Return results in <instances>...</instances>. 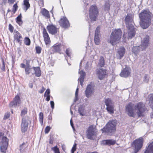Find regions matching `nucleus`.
Segmentation results:
<instances>
[{
	"label": "nucleus",
	"instance_id": "nucleus-31",
	"mask_svg": "<svg viewBox=\"0 0 153 153\" xmlns=\"http://www.w3.org/2000/svg\"><path fill=\"white\" fill-rule=\"evenodd\" d=\"M98 65L101 67L104 66L105 65V60L103 56H101L100 57Z\"/></svg>",
	"mask_w": 153,
	"mask_h": 153
},
{
	"label": "nucleus",
	"instance_id": "nucleus-18",
	"mask_svg": "<svg viewBox=\"0 0 153 153\" xmlns=\"http://www.w3.org/2000/svg\"><path fill=\"white\" fill-rule=\"evenodd\" d=\"M28 124L27 120L23 118L21 123V130L22 133H25L27 130Z\"/></svg>",
	"mask_w": 153,
	"mask_h": 153
},
{
	"label": "nucleus",
	"instance_id": "nucleus-42",
	"mask_svg": "<svg viewBox=\"0 0 153 153\" xmlns=\"http://www.w3.org/2000/svg\"><path fill=\"white\" fill-rule=\"evenodd\" d=\"M36 53L38 54H40L41 52L42 48L39 46H36L35 48Z\"/></svg>",
	"mask_w": 153,
	"mask_h": 153
},
{
	"label": "nucleus",
	"instance_id": "nucleus-33",
	"mask_svg": "<svg viewBox=\"0 0 153 153\" xmlns=\"http://www.w3.org/2000/svg\"><path fill=\"white\" fill-rule=\"evenodd\" d=\"M27 147L26 143H24L20 146V151L21 152L24 151Z\"/></svg>",
	"mask_w": 153,
	"mask_h": 153
},
{
	"label": "nucleus",
	"instance_id": "nucleus-63",
	"mask_svg": "<svg viewBox=\"0 0 153 153\" xmlns=\"http://www.w3.org/2000/svg\"><path fill=\"white\" fill-rule=\"evenodd\" d=\"M4 134L2 132H0V137L3 136Z\"/></svg>",
	"mask_w": 153,
	"mask_h": 153
},
{
	"label": "nucleus",
	"instance_id": "nucleus-48",
	"mask_svg": "<svg viewBox=\"0 0 153 153\" xmlns=\"http://www.w3.org/2000/svg\"><path fill=\"white\" fill-rule=\"evenodd\" d=\"M76 144L75 143L74 144L73 147H72L71 150V153H74V151L76 150Z\"/></svg>",
	"mask_w": 153,
	"mask_h": 153
},
{
	"label": "nucleus",
	"instance_id": "nucleus-55",
	"mask_svg": "<svg viewBox=\"0 0 153 153\" xmlns=\"http://www.w3.org/2000/svg\"><path fill=\"white\" fill-rule=\"evenodd\" d=\"M78 111L81 115L83 116L84 115L83 113V111L82 110V109L79 108L78 110Z\"/></svg>",
	"mask_w": 153,
	"mask_h": 153
},
{
	"label": "nucleus",
	"instance_id": "nucleus-53",
	"mask_svg": "<svg viewBox=\"0 0 153 153\" xmlns=\"http://www.w3.org/2000/svg\"><path fill=\"white\" fill-rule=\"evenodd\" d=\"M45 90V88L43 87H42V89L39 91V92L40 94L43 93Z\"/></svg>",
	"mask_w": 153,
	"mask_h": 153
},
{
	"label": "nucleus",
	"instance_id": "nucleus-58",
	"mask_svg": "<svg viewBox=\"0 0 153 153\" xmlns=\"http://www.w3.org/2000/svg\"><path fill=\"white\" fill-rule=\"evenodd\" d=\"M45 96H46L45 100L47 101H49L50 100V95H46Z\"/></svg>",
	"mask_w": 153,
	"mask_h": 153
},
{
	"label": "nucleus",
	"instance_id": "nucleus-24",
	"mask_svg": "<svg viewBox=\"0 0 153 153\" xmlns=\"http://www.w3.org/2000/svg\"><path fill=\"white\" fill-rule=\"evenodd\" d=\"M144 153H153V141L150 143L146 147Z\"/></svg>",
	"mask_w": 153,
	"mask_h": 153
},
{
	"label": "nucleus",
	"instance_id": "nucleus-27",
	"mask_svg": "<svg viewBox=\"0 0 153 153\" xmlns=\"http://www.w3.org/2000/svg\"><path fill=\"white\" fill-rule=\"evenodd\" d=\"M42 14L46 18H50V15L49 11L45 8L42 9L41 11Z\"/></svg>",
	"mask_w": 153,
	"mask_h": 153
},
{
	"label": "nucleus",
	"instance_id": "nucleus-2",
	"mask_svg": "<svg viewBox=\"0 0 153 153\" xmlns=\"http://www.w3.org/2000/svg\"><path fill=\"white\" fill-rule=\"evenodd\" d=\"M140 20V25L143 29L148 28L151 23V18L153 15L149 10H144L139 15Z\"/></svg>",
	"mask_w": 153,
	"mask_h": 153
},
{
	"label": "nucleus",
	"instance_id": "nucleus-22",
	"mask_svg": "<svg viewBox=\"0 0 153 153\" xmlns=\"http://www.w3.org/2000/svg\"><path fill=\"white\" fill-rule=\"evenodd\" d=\"M20 67L22 68H24L25 74L26 75H29L31 71L32 68L30 65L26 66L24 63H21Z\"/></svg>",
	"mask_w": 153,
	"mask_h": 153
},
{
	"label": "nucleus",
	"instance_id": "nucleus-19",
	"mask_svg": "<svg viewBox=\"0 0 153 153\" xmlns=\"http://www.w3.org/2000/svg\"><path fill=\"white\" fill-rule=\"evenodd\" d=\"M93 84V83L91 82L87 87L85 91V94L86 96L88 98H89L90 97L91 94L93 93V90L92 89V87Z\"/></svg>",
	"mask_w": 153,
	"mask_h": 153
},
{
	"label": "nucleus",
	"instance_id": "nucleus-4",
	"mask_svg": "<svg viewBox=\"0 0 153 153\" xmlns=\"http://www.w3.org/2000/svg\"><path fill=\"white\" fill-rule=\"evenodd\" d=\"M117 121L116 120H109L106 125L101 129L102 133L113 134L116 131Z\"/></svg>",
	"mask_w": 153,
	"mask_h": 153
},
{
	"label": "nucleus",
	"instance_id": "nucleus-39",
	"mask_svg": "<svg viewBox=\"0 0 153 153\" xmlns=\"http://www.w3.org/2000/svg\"><path fill=\"white\" fill-rule=\"evenodd\" d=\"M52 150L54 151V153H60L59 148H58L57 146H56L51 148Z\"/></svg>",
	"mask_w": 153,
	"mask_h": 153
},
{
	"label": "nucleus",
	"instance_id": "nucleus-34",
	"mask_svg": "<svg viewBox=\"0 0 153 153\" xmlns=\"http://www.w3.org/2000/svg\"><path fill=\"white\" fill-rule=\"evenodd\" d=\"M43 114L42 112H40L39 114V120L42 125L43 124Z\"/></svg>",
	"mask_w": 153,
	"mask_h": 153
},
{
	"label": "nucleus",
	"instance_id": "nucleus-41",
	"mask_svg": "<svg viewBox=\"0 0 153 153\" xmlns=\"http://www.w3.org/2000/svg\"><path fill=\"white\" fill-rule=\"evenodd\" d=\"M18 6L17 3L15 4L13 6V8L12 9V12L15 13L18 9Z\"/></svg>",
	"mask_w": 153,
	"mask_h": 153
},
{
	"label": "nucleus",
	"instance_id": "nucleus-49",
	"mask_svg": "<svg viewBox=\"0 0 153 153\" xmlns=\"http://www.w3.org/2000/svg\"><path fill=\"white\" fill-rule=\"evenodd\" d=\"M50 89H47L45 93L44 96L45 97L46 95H50Z\"/></svg>",
	"mask_w": 153,
	"mask_h": 153
},
{
	"label": "nucleus",
	"instance_id": "nucleus-12",
	"mask_svg": "<svg viewBox=\"0 0 153 153\" xmlns=\"http://www.w3.org/2000/svg\"><path fill=\"white\" fill-rule=\"evenodd\" d=\"M59 25L62 27L66 28L70 27L69 21L65 16H63L59 21Z\"/></svg>",
	"mask_w": 153,
	"mask_h": 153
},
{
	"label": "nucleus",
	"instance_id": "nucleus-57",
	"mask_svg": "<svg viewBox=\"0 0 153 153\" xmlns=\"http://www.w3.org/2000/svg\"><path fill=\"white\" fill-rule=\"evenodd\" d=\"M25 60L26 61V66L30 65V60H27L26 59H25Z\"/></svg>",
	"mask_w": 153,
	"mask_h": 153
},
{
	"label": "nucleus",
	"instance_id": "nucleus-61",
	"mask_svg": "<svg viewBox=\"0 0 153 153\" xmlns=\"http://www.w3.org/2000/svg\"><path fill=\"white\" fill-rule=\"evenodd\" d=\"M48 119L51 121L52 120V117L51 115H49L48 117Z\"/></svg>",
	"mask_w": 153,
	"mask_h": 153
},
{
	"label": "nucleus",
	"instance_id": "nucleus-1",
	"mask_svg": "<svg viewBox=\"0 0 153 153\" xmlns=\"http://www.w3.org/2000/svg\"><path fill=\"white\" fill-rule=\"evenodd\" d=\"M147 111L145 104L143 102H138L135 105L130 102L125 107V111L130 117L134 118L137 114L138 118L144 117Z\"/></svg>",
	"mask_w": 153,
	"mask_h": 153
},
{
	"label": "nucleus",
	"instance_id": "nucleus-38",
	"mask_svg": "<svg viewBox=\"0 0 153 153\" xmlns=\"http://www.w3.org/2000/svg\"><path fill=\"white\" fill-rule=\"evenodd\" d=\"M149 101L150 103V107L153 110V94L150 95Z\"/></svg>",
	"mask_w": 153,
	"mask_h": 153
},
{
	"label": "nucleus",
	"instance_id": "nucleus-5",
	"mask_svg": "<svg viewBox=\"0 0 153 153\" xmlns=\"http://www.w3.org/2000/svg\"><path fill=\"white\" fill-rule=\"evenodd\" d=\"M99 14L98 9L96 5H92L90 7L89 10V15L91 21H96Z\"/></svg>",
	"mask_w": 153,
	"mask_h": 153
},
{
	"label": "nucleus",
	"instance_id": "nucleus-8",
	"mask_svg": "<svg viewBox=\"0 0 153 153\" xmlns=\"http://www.w3.org/2000/svg\"><path fill=\"white\" fill-rule=\"evenodd\" d=\"M8 144V140L6 137L3 136L0 142V151L1 152L5 153Z\"/></svg>",
	"mask_w": 153,
	"mask_h": 153
},
{
	"label": "nucleus",
	"instance_id": "nucleus-28",
	"mask_svg": "<svg viewBox=\"0 0 153 153\" xmlns=\"http://www.w3.org/2000/svg\"><path fill=\"white\" fill-rule=\"evenodd\" d=\"M133 19L132 16L128 14L125 19L126 24H128L129 22H132L133 21Z\"/></svg>",
	"mask_w": 153,
	"mask_h": 153
},
{
	"label": "nucleus",
	"instance_id": "nucleus-56",
	"mask_svg": "<svg viewBox=\"0 0 153 153\" xmlns=\"http://www.w3.org/2000/svg\"><path fill=\"white\" fill-rule=\"evenodd\" d=\"M15 1V0H8V2L10 4H13Z\"/></svg>",
	"mask_w": 153,
	"mask_h": 153
},
{
	"label": "nucleus",
	"instance_id": "nucleus-26",
	"mask_svg": "<svg viewBox=\"0 0 153 153\" xmlns=\"http://www.w3.org/2000/svg\"><path fill=\"white\" fill-rule=\"evenodd\" d=\"M29 0H23V9L26 11L30 8V5L29 2Z\"/></svg>",
	"mask_w": 153,
	"mask_h": 153
},
{
	"label": "nucleus",
	"instance_id": "nucleus-23",
	"mask_svg": "<svg viewBox=\"0 0 153 153\" xmlns=\"http://www.w3.org/2000/svg\"><path fill=\"white\" fill-rule=\"evenodd\" d=\"M149 36H147L145 37L142 40L141 43V46L143 47V49H145L148 46L149 44Z\"/></svg>",
	"mask_w": 153,
	"mask_h": 153
},
{
	"label": "nucleus",
	"instance_id": "nucleus-62",
	"mask_svg": "<svg viewBox=\"0 0 153 153\" xmlns=\"http://www.w3.org/2000/svg\"><path fill=\"white\" fill-rule=\"evenodd\" d=\"M70 124H71V126H72V127L73 128L74 127L73 124V123L72 122V121L71 119L70 120Z\"/></svg>",
	"mask_w": 153,
	"mask_h": 153
},
{
	"label": "nucleus",
	"instance_id": "nucleus-54",
	"mask_svg": "<svg viewBox=\"0 0 153 153\" xmlns=\"http://www.w3.org/2000/svg\"><path fill=\"white\" fill-rule=\"evenodd\" d=\"M50 104L51 107L52 109H53L54 107V103L53 101H51Z\"/></svg>",
	"mask_w": 153,
	"mask_h": 153
},
{
	"label": "nucleus",
	"instance_id": "nucleus-21",
	"mask_svg": "<svg viewBox=\"0 0 153 153\" xmlns=\"http://www.w3.org/2000/svg\"><path fill=\"white\" fill-rule=\"evenodd\" d=\"M117 142L115 140L113 139H109L103 140L102 141V144L104 145H114Z\"/></svg>",
	"mask_w": 153,
	"mask_h": 153
},
{
	"label": "nucleus",
	"instance_id": "nucleus-6",
	"mask_svg": "<svg viewBox=\"0 0 153 153\" xmlns=\"http://www.w3.org/2000/svg\"><path fill=\"white\" fill-rule=\"evenodd\" d=\"M143 139L140 138L134 140L131 143V145L134 148L133 153H137L141 149L143 145Z\"/></svg>",
	"mask_w": 153,
	"mask_h": 153
},
{
	"label": "nucleus",
	"instance_id": "nucleus-44",
	"mask_svg": "<svg viewBox=\"0 0 153 153\" xmlns=\"http://www.w3.org/2000/svg\"><path fill=\"white\" fill-rule=\"evenodd\" d=\"M8 29L10 32L12 33L13 31L14 27L10 24H9L8 25Z\"/></svg>",
	"mask_w": 153,
	"mask_h": 153
},
{
	"label": "nucleus",
	"instance_id": "nucleus-20",
	"mask_svg": "<svg viewBox=\"0 0 153 153\" xmlns=\"http://www.w3.org/2000/svg\"><path fill=\"white\" fill-rule=\"evenodd\" d=\"M131 70L127 68H125L122 70L120 74L121 76L124 77H127L129 76L130 74Z\"/></svg>",
	"mask_w": 153,
	"mask_h": 153
},
{
	"label": "nucleus",
	"instance_id": "nucleus-43",
	"mask_svg": "<svg viewBox=\"0 0 153 153\" xmlns=\"http://www.w3.org/2000/svg\"><path fill=\"white\" fill-rule=\"evenodd\" d=\"M65 53L67 56L71 58V53L70 49L69 48H68L66 49L65 51Z\"/></svg>",
	"mask_w": 153,
	"mask_h": 153
},
{
	"label": "nucleus",
	"instance_id": "nucleus-59",
	"mask_svg": "<svg viewBox=\"0 0 153 153\" xmlns=\"http://www.w3.org/2000/svg\"><path fill=\"white\" fill-rule=\"evenodd\" d=\"M78 91H79V89L78 88H77L76 90V92H75V97H77L78 96Z\"/></svg>",
	"mask_w": 153,
	"mask_h": 153
},
{
	"label": "nucleus",
	"instance_id": "nucleus-50",
	"mask_svg": "<svg viewBox=\"0 0 153 153\" xmlns=\"http://www.w3.org/2000/svg\"><path fill=\"white\" fill-rule=\"evenodd\" d=\"M2 62L3 64V66L1 68V70L3 71H5V63L4 59L2 58Z\"/></svg>",
	"mask_w": 153,
	"mask_h": 153
},
{
	"label": "nucleus",
	"instance_id": "nucleus-7",
	"mask_svg": "<svg viewBox=\"0 0 153 153\" xmlns=\"http://www.w3.org/2000/svg\"><path fill=\"white\" fill-rule=\"evenodd\" d=\"M97 130L96 127L93 125L90 126L86 131L87 138L90 140H93V137L96 136Z\"/></svg>",
	"mask_w": 153,
	"mask_h": 153
},
{
	"label": "nucleus",
	"instance_id": "nucleus-64",
	"mask_svg": "<svg viewBox=\"0 0 153 153\" xmlns=\"http://www.w3.org/2000/svg\"><path fill=\"white\" fill-rule=\"evenodd\" d=\"M150 116L151 118H153V112L152 113Z\"/></svg>",
	"mask_w": 153,
	"mask_h": 153
},
{
	"label": "nucleus",
	"instance_id": "nucleus-37",
	"mask_svg": "<svg viewBox=\"0 0 153 153\" xmlns=\"http://www.w3.org/2000/svg\"><path fill=\"white\" fill-rule=\"evenodd\" d=\"M27 112V108L25 107L21 111V116L22 117H24L26 114Z\"/></svg>",
	"mask_w": 153,
	"mask_h": 153
},
{
	"label": "nucleus",
	"instance_id": "nucleus-47",
	"mask_svg": "<svg viewBox=\"0 0 153 153\" xmlns=\"http://www.w3.org/2000/svg\"><path fill=\"white\" fill-rule=\"evenodd\" d=\"M10 116V114L9 113H7L5 114L4 117L3 119L5 120L8 118Z\"/></svg>",
	"mask_w": 153,
	"mask_h": 153
},
{
	"label": "nucleus",
	"instance_id": "nucleus-52",
	"mask_svg": "<svg viewBox=\"0 0 153 153\" xmlns=\"http://www.w3.org/2000/svg\"><path fill=\"white\" fill-rule=\"evenodd\" d=\"M44 0H39V4L41 7H42L44 6Z\"/></svg>",
	"mask_w": 153,
	"mask_h": 153
},
{
	"label": "nucleus",
	"instance_id": "nucleus-3",
	"mask_svg": "<svg viewBox=\"0 0 153 153\" xmlns=\"http://www.w3.org/2000/svg\"><path fill=\"white\" fill-rule=\"evenodd\" d=\"M122 33V32L120 29H115L111 33L109 42L113 46L119 43L120 41Z\"/></svg>",
	"mask_w": 153,
	"mask_h": 153
},
{
	"label": "nucleus",
	"instance_id": "nucleus-36",
	"mask_svg": "<svg viewBox=\"0 0 153 153\" xmlns=\"http://www.w3.org/2000/svg\"><path fill=\"white\" fill-rule=\"evenodd\" d=\"M25 44L27 45H29L30 44V39L27 37H25L24 40Z\"/></svg>",
	"mask_w": 153,
	"mask_h": 153
},
{
	"label": "nucleus",
	"instance_id": "nucleus-60",
	"mask_svg": "<svg viewBox=\"0 0 153 153\" xmlns=\"http://www.w3.org/2000/svg\"><path fill=\"white\" fill-rule=\"evenodd\" d=\"M49 143L50 144H53V139L50 138L49 140Z\"/></svg>",
	"mask_w": 153,
	"mask_h": 153
},
{
	"label": "nucleus",
	"instance_id": "nucleus-46",
	"mask_svg": "<svg viewBox=\"0 0 153 153\" xmlns=\"http://www.w3.org/2000/svg\"><path fill=\"white\" fill-rule=\"evenodd\" d=\"M100 27L98 26L97 27L95 30V35H97L99 36V34L100 32Z\"/></svg>",
	"mask_w": 153,
	"mask_h": 153
},
{
	"label": "nucleus",
	"instance_id": "nucleus-40",
	"mask_svg": "<svg viewBox=\"0 0 153 153\" xmlns=\"http://www.w3.org/2000/svg\"><path fill=\"white\" fill-rule=\"evenodd\" d=\"M105 10H109L110 9V4L108 2H106L105 4Z\"/></svg>",
	"mask_w": 153,
	"mask_h": 153
},
{
	"label": "nucleus",
	"instance_id": "nucleus-35",
	"mask_svg": "<svg viewBox=\"0 0 153 153\" xmlns=\"http://www.w3.org/2000/svg\"><path fill=\"white\" fill-rule=\"evenodd\" d=\"M94 41L96 45H98L100 43V40L99 36L95 35Z\"/></svg>",
	"mask_w": 153,
	"mask_h": 153
},
{
	"label": "nucleus",
	"instance_id": "nucleus-10",
	"mask_svg": "<svg viewBox=\"0 0 153 153\" xmlns=\"http://www.w3.org/2000/svg\"><path fill=\"white\" fill-rule=\"evenodd\" d=\"M46 28L49 33L52 35H55L59 32V28L53 24H49Z\"/></svg>",
	"mask_w": 153,
	"mask_h": 153
},
{
	"label": "nucleus",
	"instance_id": "nucleus-15",
	"mask_svg": "<svg viewBox=\"0 0 153 153\" xmlns=\"http://www.w3.org/2000/svg\"><path fill=\"white\" fill-rule=\"evenodd\" d=\"M62 46L61 43H57L54 45L51 48L52 53L53 54L58 53L61 54L62 51L61 47Z\"/></svg>",
	"mask_w": 153,
	"mask_h": 153
},
{
	"label": "nucleus",
	"instance_id": "nucleus-16",
	"mask_svg": "<svg viewBox=\"0 0 153 153\" xmlns=\"http://www.w3.org/2000/svg\"><path fill=\"white\" fill-rule=\"evenodd\" d=\"M42 35L45 44L47 45L50 44L51 42L50 38L45 28L43 29Z\"/></svg>",
	"mask_w": 153,
	"mask_h": 153
},
{
	"label": "nucleus",
	"instance_id": "nucleus-51",
	"mask_svg": "<svg viewBox=\"0 0 153 153\" xmlns=\"http://www.w3.org/2000/svg\"><path fill=\"white\" fill-rule=\"evenodd\" d=\"M84 77L82 76H81L80 78L79 79V81L81 85H82L84 81Z\"/></svg>",
	"mask_w": 153,
	"mask_h": 153
},
{
	"label": "nucleus",
	"instance_id": "nucleus-13",
	"mask_svg": "<svg viewBox=\"0 0 153 153\" xmlns=\"http://www.w3.org/2000/svg\"><path fill=\"white\" fill-rule=\"evenodd\" d=\"M128 39H131L135 36L136 32L134 26L132 25H129L127 27Z\"/></svg>",
	"mask_w": 153,
	"mask_h": 153
},
{
	"label": "nucleus",
	"instance_id": "nucleus-29",
	"mask_svg": "<svg viewBox=\"0 0 153 153\" xmlns=\"http://www.w3.org/2000/svg\"><path fill=\"white\" fill-rule=\"evenodd\" d=\"M33 69L35 71V74L36 76L39 77L41 75V71L39 67H33Z\"/></svg>",
	"mask_w": 153,
	"mask_h": 153
},
{
	"label": "nucleus",
	"instance_id": "nucleus-45",
	"mask_svg": "<svg viewBox=\"0 0 153 153\" xmlns=\"http://www.w3.org/2000/svg\"><path fill=\"white\" fill-rule=\"evenodd\" d=\"M51 129V127L48 126H47L46 127L45 129V134H48L50 131Z\"/></svg>",
	"mask_w": 153,
	"mask_h": 153
},
{
	"label": "nucleus",
	"instance_id": "nucleus-17",
	"mask_svg": "<svg viewBox=\"0 0 153 153\" xmlns=\"http://www.w3.org/2000/svg\"><path fill=\"white\" fill-rule=\"evenodd\" d=\"M14 41L19 43L20 45L22 44V37L21 34L18 31H16L13 36Z\"/></svg>",
	"mask_w": 153,
	"mask_h": 153
},
{
	"label": "nucleus",
	"instance_id": "nucleus-30",
	"mask_svg": "<svg viewBox=\"0 0 153 153\" xmlns=\"http://www.w3.org/2000/svg\"><path fill=\"white\" fill-rule=\"evenodd\" d=\"M22 18V15L20 14L16 19V22L19 26L22 25L23 24Z\"/></svg>",
	"mask_w": 153,
	"mask_h": 153
},
{
	"label": "nucleus",
	"instance_id": "nucleus-11",
	"mask_svg": "<svg viewBox=\"0 0 153 153\" xmlns=\"http://www.w3.org/2000/svg\"><path fill=\"white\" fill-rule=\"evenodd\" d=\"M96 74L98 78L100 80L104 79L108 76V73L107 70L100 68L96 71Z\"/></svg>",
	"mask_w": 153,
	"mask_h": 153
},
{
	"label": "nucleus",
	"instance_id": "nucleus-9",
	"mask_svg": "<svg viewBox=\"0 0 153 153\" xmlns=\"http://www.w3.org/2000/svg\"><path fill=\"white\" fill-rule=\"evenodd\" d=\"M105 103L107 106L106 109L109 113H114V105L112 101L109 98H107L105 100Z\"/></svg>",
	"mask_w": 153,
	"mask_h": 153
},
{
	"label": "nucleus",
	"instance_id": "nucleus-14",
	"mask_svg": "<svg viewBox=\"0 0 153 153\" xmlns=\"http://www.w3.org/2000/svg\"><path fill=\"white\" fill-rule=\"evenodd\" d=\"M21 100L19 96L17 94L15 96L12 101H11L9 104V106L10 108L13 106L16 107L20 104Z\"/></svg>",
	"mask_w": 153,
	"mask_h": 153
},
{
	"label": "nucleus",
	"instance_id": "nucleus-25",
	"mask_svg": "<svg viewBox=\"0 0 153 153\" xmlns=\"http://www.w3.org/2000/svg\"><path fill=\"white\" fill-rule=\"evenodd\" d=\"M117 53L120 56L119 59H121L122 58L125 53V49L124 47H120L118 50Z\"/></svg>",
	"mask_w": 153,
	"mask_h": 153
},
{
	"label": "nucleus",
	"instance_id": "nucleus-32",
	"mask_svg": "<svg viewBox=\"0 0 153 153\" xmlns=\"http://www.w3.org/2000/svg\"><path fill=\"white\" fill-rule=\"evenodd\" d=\"M132 52L135 54H137L140 51L139 46L133 47L132 49Z\"/></svg>",
	"mask_w": 153,
	"mask_h": 153
}]
</instances>
